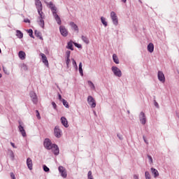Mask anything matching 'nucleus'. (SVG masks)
I'll return each mask as SVG.
<instances>
[{"label":"nucleus","mask_w":179,"mask_h":179,"mask_svg":"<svg viewBox=\"0 0 179 179\" xmlns=\"http://www.w3.org/2000/svg\"><path fill=\"white\" fill-rule=\"evenodd\" d=\"M10 177L12 179H16V178L15 177V174L13 173H10Z\"/></svg>","instance_id":"obj_44"},{"label":"nucleus","mask_w":179,"mask_h":179,"mask_svg":"<svg viewBox=\"0 0 179 179\" xmlns=\"http://www.w3.org/2000/svg\"><path fill=\"white\" fill-rule=\"evenodd\" d=\"M0 78H2V74L1 73H0Z\"/></svg>","instance_id":"obj_54"},{"label":"nucleus","mask_w":179,"mask_h":179,"mask_svg":"<svg viewBox=\"0 0 179 179\" xmlns=\"http://www.w3.org/2000/svg\"><path fill=\"white\" fill-rule=\"evenodd\" d=\"M22 69H23L24 71H27V66L26 64H22Z\"/></svg>","instance_id":"obj_37"},{"label":"nucleus","mask_w":179,"mask_h":179,"mask_svg":"<svg viewBox=\"0 0 179 179\" xmlns=\"http://www.w3.org/2000/svg\"><path fill=\"white\" fill-rule=\"evenodd\" d=\"M52 105L54 107V108H57V104L55 103V102H52Z\"/></svg>","instance_id":"obj_46"},{"label":"nucleus","mask_w":179,"mask_h":179,"mask_svg":"<svg viewBox=\"0 0 179 179\" xmlns=\"http://www.w3.org/2000/svg\"><path fill=\"white\" fill-rule=\"evenodd\" d=\"M35 35L36 36V37H39L41 39L43 38H41V33H40V31H35Z\"/></svg>","instance_id":"obj_32"},{"label":"nucleus","mask_w":179,"mask_h":179,"mask_svg":"<svg viewBox=\"0 0 179 179\" xmlns=\"http://www.w3.org/2000/svg\"><path fill=\"white\" fill-rule=\"evenodd\" d=\"M101 22L105 27H107V21H106V18L104 17H101Z\"/></svg>","instance_id":"obj_26"},{"label":"nucleus","mask_w":179,"mask_h":179,"mask_svg":"<svg viewBox=\"0 0 179 179\" xmlns=\"http://www.w3.org/2000/svg\"><path fill=\"white\" fill-rule=\"evenodd\" d=\"M10 145H11V146H13V148H16V146L15 145V143H10Z\"/></svg>","instance_id":"obj_49"},{"label":"nucleus","mask_w":179,"mask_h":179,"mask_svg":"<svg viewBox=\"0 0 179 179\" xmlns=\"http://www.w3.org/2000/svg\"><path fill=\"white\" fill-rule=\"evenodd\" d=\"M75 47H77V48H82V45L78 44L77 43H74Z\"/></svg>","instance_id":"obj_39"},{"label":"nucleus","mask_w":179,"mask_h":179,"mask_svg":"<svg viewBox=\"0 0 179 179\" xmlns=\"http://www.w3.org/2000/svg\"><path fill=\"white\" fill-rule=\"evenodd\" d=\"M70 62H71V59L70 58H67L66 59V66H67V68H69Z\"/></svg>","instance_id":"obj_36"},{"label":"nucleus","mask_w":179,"mask_h":179,"mask_svg":"<svg viewBox=\"0 0 179 179\" xmlns=\"http://www.w3.org/2000/svg\"><path fill=\"white\" fill-rule=\"evenodd\" d=\"M64 99H62V96H61V94H59V100H60V101H62Z\"/></svg>","instance_id":"obj_48"},{"label":"nucleus","mask_w":179,"mask_h":179,"mask_svg":"<svg viewBox=\"0 0 179 179\" xmlns=\"http://www.w3.org/2000/svg\"><path fill=\"white\" fill-rule=\"evenodd\" d=\"M81 38H82L83 41H84V43H85V44H89V43H90L89 38H87L86 36H83L81 37Z\"/></svg>","instance_id":"obj_28"},{"label":"nucleus","mask_w":179,"mask_h":179,"mask_svg":"<svg viewBox=\"0 0 179 179\" xmlns=\"http://www.w3.org/2000/svg\"><path fill=\"white\" fill-rule=\"evenodd\" d=\"M36 117L38 120H41V117H40V113L38 112V110H36Z\"/></svg>","instance_id":"obj_38"},{"label":"nucleus","mask_w":179,"mask_h":179,"mask_svg":"<svg viewBox=\"0 0 179 179\" xmlns=\"http://www.w3.org/2000/svg\"><path fill=\"white\" fill-rule=\"evenodd\" d=\"M30 97L31 98L34 104H37V103H38L37 95L34 93V92H30Z\"/></svg>","instance_id":"obj_8"},{"label":"nucleus","mask_w":179,"mask_h":179,"mask_svg":"<svg viewBox=\"0 0 179 179\" xmlns=\"http://www.w3.org/2000/svg\"><path fill=\"white\" fill-rule=\"evenodd\" d=\"M24 23H30V20L26 19L24 20Z\"/></svg>","instance_id":"obj_47"},{"label":"nucleus","mask_w":179,"mask_h":179,"mask_svg":"<svg viewBox=\"0 0 179 179\" xmlns=\"http://www.w3.org/2000/svg\"><path fill=\"white\" fill-rule=\"evenodd\" d=\"M61 121H62V125H64V127H65V128H68V127H69V125L68 124V120H66V117H62Z\"/></svg>","instance_id":"obj_15"},{"label":"nucleus","mask_w":179,"mask_h":179,"mask_svg":"<svg viewBox=\"0 0 179 179\" xmlns=\"http://www.w3.org/2000/svg\"><path fill=\"white\" fill-rule=\"evenodd\" d=\"M40 55L42 58V62H43V64H45L46 66H48V59H47V56H45L44 53H41Z\"/></svg>","instance_id":"obj_13"},{"label":"nucleus","mask_w":179,"mask_h":179,"mask_svg":"<svg viewBox=\"0 0 179 179\" xmlns=\"http://www.w3.org/2000/svg\"><path fill=\"white\" fill-rule=\"evenodd\" d=\"M43 170L45 172L50 171V169L47 167V166L44 165L43 166Z\"/></svg>","instance_id":"obj_40"},{"label":"nucleus","mask_w":179,"mask_h":179,"mask_svg":"<svg viewBox=\"0 0 179 179\" xmlns=\"http://www.w3.org/2000/svg\"><path fill=\"white\" fill-rule=\"evenodd\" d=\"M60 33L63 37H66L68 36V30L65 29V27L60 26L59 27Z\"/></svg>","instance_id":"obj_9"},{"label":"nucleus","mask_w":179,"mask_h":179,"mask_svg":"<svg viewBox=\"0 0 179 179\" xmlns=\"http://www.w3.org/2000/svg\"><path fill=\"white\" fill-rule=\"evenodd\" d=\"M134 179H138V176L135 175V176H134Z\"/></svg>","instance_id":"obj_51"},{"label":"nucleus","mask_w":179,"mask_h":179,"mask_svg":"<svg viewBox=\"0 0 179 179\" xmlns=\"http://www.w3.org/2000/svg\"><path fill=\"white\" fill-rule=\"evenodd\" d=\"M154 50L155 45H153V43H149L148 45V51H149V52H153Z\"/></svg>","instance_id":"obj_20"},{"label":"nucleus","mask_w":179,"mask_h":179,"mask_svg":"<svg viewBox=\"0 0 179 179\" xmlns=\"http://www.w3.org/2000/svg\"><path fill=\"white\" fill-rule=\"evenodd\" d=\"M50 150L55 156H58V155H59V148H58L56 144H53Z\"/></svg>","instance_id":"obj_7"},{"label":"nucleus","mask_w":179,"mask_h":179,"mask_svg":"<svg viewBox=\"0 0 179 179\" xmlns=\"http://www.w3.org/2000/svg\"><path fill=\"white\" fill-rule=\"evenodd\" d=\"M20 125L18 127L20 132H21L22 136H26V131H24V128L22 126L21 123L19 122Z\"/></svg>","instance_id":"obj_16"},{"label":"nucleus","mask_w":179,"mask_h":179,"mask_svg":"<svg viewBox=\"0 0 179 179\" xmlns=\"http://www.w3.org/2000/svg\"><path fill=\"white\" fill-rule=\"evenodd\" d=\"M88 85H89L90 87H91V89H92L93 90H94V89H96V87H94V84H93V83L92 81H88Z\"/></svg>","instance_id":"obj_30"},{"label":"nucleus","mask_w":179,"mask_h":179,"mask_svg":"<svg viewBox=\"0 0 179 179\" xmlns=\"http://www.w3.org/2000/svg\"><path fill=\"white\" fill-rule=\"evenodd\" d=\"M66 54L67 55V58H71V51H66Z\"/></svg>","instance_id":"obj_41"},{"label":"nucleus","mask_w":179,"mask_h":179,"mask_svg":"<svg viewBox=\"0 0 179 179\" xmlns=\"http://www.w3.org/2000/svg\"><path fill=\"white\" fill-rule=\"evenodd\" d=\"M113 59L115 64H120V59H118V56H117L115 54H113Z\"/></svg>","instance_id":"obj_23"},{"label":"nucleus","mask_w":179,"mask_h":179,"mask_svg":"<svg viewBox=\"0 0 179 179\" xmlns=\"http://www.w3.org/2000/svg\"><path fill=\"white\" fill-rule=\"evenodd\" d=\"M151 173L153 174L155 178L159 177V171L155 168H151Z\"/></svg>","instance_id":"obj_17"},{"label":"nucleus","mask_w":179,"mask_h":179,"mask_svg":"<svg viewBox=\"0 0 179 179\" xmlns=\"http://www.w3.org/2000/svg\"><path fill=\"white\" fill-rule=\"evenodd\" d=\"M87 177H88V179H94V178H93V175H92V171H90L88 172Z\"/></svg>","instance_id":"obj_35"},{"label":"nucleus","mask_w":179,"mask_h":179,"mask_svg":"<svg viewBox=\"0 0 179 179\" xmlns=\"http://www.w3.org/2000/svg\"><path fill=\"white\" fill-rule=\"evenodd\" d=\"M0 38H1V35H0Z\"/></svg>","instance_id":"obj_56"},{"label":"nucleus","mask_w":179,"mask_h":179,"mask_svg":"<svg viewBox=\"0 0 179 179\" xmlns=\"http://www.w3.org/2000/svg\"><path fill=\"white\" fill-rule=\"evenodd\" d=\"M3 71L5 72V73H7L6 70H5V67H3Z\"/></svg>","instance_id":"obj_50"},{"label":"nucleus","mask_w":179,"mask_h":179,"mask_svg":"<svg viewBox=\"0 0 179 179\" xmlns=\"http://www.w3.org/2000/svg\"><path fill=\"white\" fill-rule=\"evenodd\" d=\"M70 26L72 29H74L75 31H79V29L78 28V25L75 24L74 22H70Z\"/></svg>","instance_id":"obj_21"},{"label":"nucleus","mask_w":179,"mask_h":179,"mask_svg":"<svg viewBox=\"0 0 179 179\" xmlns=\"http://www.w3.org/2000/svg\"><path fill=\"white\" fill-rule=\"evenodd\" d=\"M29 35L32 38H34V36H33V29H29L28 30Z\"/></svg>","instance_id":"obj_33"},{"label":"nucleus","mask_w":179,"mask_h":179,"mask_svg":"<svg viewBox=\"0 0 179 179\" xmlns=\"http://www.w3.org/2000/svg\"><path fill=\"white\" fill-rule=\"evenodd\" d=\"M37 10L40 16V19H45V16L43 15V8H38Z\"/></svg>","instance_id":"obj_22"},{"label":"nucleus","mask_w":179,"mask_h":179,"mask_svg":"<svg viewBox=\"0 0 179 179\" xmlns=\"http://www.w3.org/2000/svg\"><path fill=\"white\" fill-rule=\"evenodd\" d=\"M67 48H69V50H71V51H73V44L72 43V41L68 43Z\"/></svg>","instance_id":"obj_25"},{"label":"nucleus","mask_w":179,"mask_h":179,"mask_svg":"<svg viewBox=\"0 0 179 179\" xmlns=\"http://www.w3.org/2000/svg\"><path fill=\"white\" fill-rule=\"evenodd\" d=\"M54 133L56 138H61L62 134H61V129H59V127L56 126L55 127Z\"/></svg>","instance_id":"obj_10"},{"label":"nucleus","mask_w":179,"mask_h":179,"mask_svg":"<svg viewBox=\"0 0 179 179\" xmlns=\"http://www.w3.org/2000/svg\"><path fill=\"white\" fill-rule=\"evenodd\" d=\"M145 176L146 179H150V173L148 171H145Z\"/></svg>","instance_id":"obj_34"},{"label":"nucleus","mask_w":179,"mask_h":179,"mask_svg":"<svg viewBox=\"0 0 179 179\" xmlns=\"http://www.w3.org/2000/svg\"><path fill=\"white\" fill-rule=\"evenodd\" d=\"M122 2H123L124 3H127V0H122Z\"/></svg>","instance_id":"obj_52"},{"label":"nucleus","mask_w":179,"mask_h":179,"mask_svg":"<svg viewBox=\"0 0 179 179\" xmlns=\"http://www.w3.org/2000/svg\"><path fill=\"white\" fill-rule=\"evenodd\" d=\"M43 145L45 149H48V150H51V148H52V146L54 145V144L51 143V140H50L49 138L45 139Z\"/></svg>","instance_id":"obj_3"},{"label":"nucleus","mask_w":179,"mask_h":179,"mask_svg":"<svg viewBox=\"0 0 179 179\" xmlns=\"http://www.w3.org/2000/svg\"><path fill=\"white\" fill-rule=\"evenodd\" d=\"M35 5L36 6V9L43 8V4H41V1L40 0H36L35 1Z\"/></svg>","instance_id":"obj_18"},{"label":"nucleus","mask_w":179,"mask_h":179,"mask_svg":"<svg viewBox=\"0 0 179 179\" xmlns=\"http://www.w3.org/2000/svg\"><path fill=\"white\" fill-rule=\"evenodd\" d=\"M39 25L41 26V27H44V20H43L42 18L40 19Z\"/></svg>","instance_id":"obj_31"},{"label":"nucleus","mask_w":179,"mask_h":179,"mask_svg":"<svg viewBox=\"0 0 179 179\" xmlns=\"http://www.w3.org/2000/svg\"><path fill=\"white\" fill-rule=\"evenodd\" d=\"M16 36L18 37V38H23V33H22V31L20 30L16 31Z\"/></svg>","instance_id":"obj_24"},{"label":"nucleus","mask_w":179,"mask_h":179,"mask_svg":"<svg viewBox=\"0 0 179 179\" xmlns=\"http://www.w3.org/2000/svg\"><path fill=\"white\" fill-rule=\"evenodd\" d=\"M143 139H144V141L145 142V143H148V142L146 141V139H145V136H143Z\"/></svg>","instance_id":"obj_53"},{"label":"nucleus","mask_w":179,"mask_h":179,"mask_svg":"<svg viewBox=\"0 0 179 179\" xmlns=\"http://www.w3.org/2000/svg\"><path fill=\"white\" fill-rule=\"evenodd\" d=\"M62 101L63 105L64 106V107H66V108H69V103H68V101H66V100L62 99Z\"/></svg>","instance_id":"obj_27"},{"label":"nucleus","mask_w":179,"mask_h":179,"mask_svg":"<svg viewBox=\"0 0 179 179\" xmlns=\"http://www.w3.org/2000/svg\"><path fill=\"white\" fill-rule=\"evenodd\" d=\"M110 17L113 20V24H115V26H117L118 25V17H117V14L115 13V12L112 11L110 13Z\"/></svg>","instance_id":"obj_4"},{"label":"nucleus","mask_w":179,"mask_h":179,"mask_svg":"<svg viewBox=\"0 0 179 179\" xmlns=\"http://www.w3.org/2000/svg\"><path fill=\"white\" fill-rule=\"evenodd\" d=\"M148 158L150 160V163H153V159L152 158V156L148 155Z\"/></svg>","instance_id":"obj_42"},{"label":"nucleus","mask_w":179,"mask_h":179,"mask_svg":"<svg viewBox=\"0 0 179 179\" xmlns=\"http://www.w3.org/2000/svg\"><path fill=\"white\" fill-rule=\"evenodd\" d=\"M59 171L62 177H63V178H66V176H68V174L66 173V169L64 168V166H59Z\"/></svg>","instance_id":"obj_6"},{"label":"nucleus","mask_w":179,"mask_h":179,"mask_svg":"<svg viewBox=\"0 0 179 179\" xmlns=\"http://www.w3.org/2000/svg\"><path fill=\"white\" fill-rule=\"evenodd\" d=\"M73 65H74V66H76V68H78V65L76 64V61H75V59H73Z\"/></svg>","instance_id":"obj_43"},{"label":"nucleus","mask_w":179,"mask_h":179,"mask_svg":"<svg viewBox=\"0 0 179 179\" xmlns=\"http://www.w3.org/2000/svg\"><path fill=\"white\" fill-rule=\"evenodd\" d=\"M111 69L115 76H117L118 78H121L122 76V72H121V70H120L118 67L112 66Z\"/></svg>","instance_id":"obj_2"},{"label":"nucleus","mask_w":179,"mask_h":179,"mask_svg":"<svg viewBox=\"0 0 179 179\" xmlns=\"http://www.w3.org/2000/svg\"><path fill=\"white\" fill-rule=\"evenodd\" d=\"M88 104L91 106L92 108H94L96 107V100L93 98L92 96H89L87 98Z\"/></svg>","instance_id":"obj_5"},{"label":"nucleus","mask_w":179,"mask_h":179,"mask_svg":"<svg viewBox=\"0 0 179 179\" xmlns=\"http://www.w3.org/2000/svg\"><path fill=\"white\" fill-rule=\"evenodd\" d=\"M18 57L20 59H26V53L23 51H20L18 53Z\"/></svg>","instance_id":"obj_19"},{"label":"nucleus","mask_w":179,"mask_h":179,"mask_svg":"<svg viewBox=\"0 0 179 179\" xmlns=\"http://www.w3.org/2000/svg\"><path fill=\"white\" fill-rule=\"evenodd\" d=\"M79 72L82 76H83V69H82V62L79 64Z\"/></svg>","instance_id":"obj_29"},{"label":"nucleus","mask_w":179,"mask_h":179,"mask_svg":"<svg viewBox=\"0 0 179 179\" xmlns=\"http://www.w3.org/2000/svg\"><path fill=\"white\" fill-rule=\"evenodd\" d=\"M49 8L52 10V15H53L55 20L57 21V22L59 24H61L62 23V22L61 21V17H59V15H58V14H57V7H55V5H54V3H52V2H50Z\"/></svg>","instance_id":"obj_1"},{"label":"nucleus","mask_w":179,"mask_h":179,"mask_svg":"<svg viewBox=\"0 0 179 179\" xmlns=\"http://www.w3.org/2000/svg\"><path fill=\"white\" fill-rule=\"evenodd\" d=\"M155 107H157V108H159V103L156 101H155Z\"/></svg>","instance_id":"obj_45"},{"label":"nucleus","mask_w":179,"mask_h":179,"mask_svg":"<svg viewBox=\"0 0 179 179\" xmlns=\"http://www.w3.org/2000/svg\"><path fill=\"white\" fill-rule=\"evenodd\" d=\"M140 121L143 125H145L146 124V115H145V113L141 112L140 113Z\"/></svg>","instance_id":"obj_11"},{"label":"nucleus","mask_w":179,"mask_h":179,"mask_svg":"<svg viewBox=\"0 0 179 179\" xmlns=\"http://www.w3.org/2000/svg\"><path fill=\"white\" fill-rule=\"evenodd\" d=\"M158 79L160 82L164 83L166 80V78L164 77V74L162 71H158Z\"/></svg>","instance_id":"obj_12"},{"label":"nucleus","mask_w":179,"mask_h":179,"mask_svg":"<svg viewBox=\"0 0 179 179\" xmlns=\"http://www.w3.org/2000/svg\"><path fill=\"white\" fill-rule=\"evenodd\" d=\"M1 52H2V50H1V48H0V54H1Z\"/></svg>","instance_id":"obj_55"},{"label":"nucleus","mask_w":179,"mask_h":179,"mask_svg":"<svg viewBox=\"0 0 179 179\" xmlns=\"http://www.w3.org/2000/svg\"><path fill=\"white\" fill-rule=\"evenodd\" d=\"M27 166L30 170H33V161L30 158L27 159Z\"/></svg>","instance_id":"obj_14"}]
</instances>
